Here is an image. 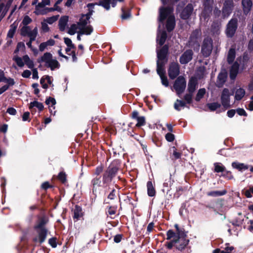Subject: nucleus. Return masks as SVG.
Returning a JSON list of instances; mask_svg holds the SVG:
<instances>
[{
	"label": "nucleus",
	"instance_id": "48",
	"mask_svg": "<svg viewBox=\"0 0 253 253\" xmlns=\"http://www.w3.org/2000/svg\"><path fill=\"white\" fill-rule=\"evenodd\" d=\"M136 120H137V123L135 126L137 127L143 126L146 124L145 118L144 116H139Z\"/></svg>",
	"mask_w": 253,
	"mask_h": 253
},
{
	"label": "nucleus",
	"instance_id": "42",
	"mask_svg": "<svg viewBox=\"0 0 253 253\" xmlns=\"http://www.w3.org/2000/svg\"><path fill=\"white\" fill-rule=\"evenodd\" d=\"M243 218L237 217L234 219L233 220H232V221H230V223H231L234 226L238 227L240 228H241V226L243 224Z\"/></svg>",
	"mask_w": 253,
	"mask_h": 253
},
{
	"label": "nucleus",
	"instance_id": "41",
	"mask_svg": "<svg viewBox=\"0 0 253 253\" xmlns=\"http://www.w3.org/2000/svg\"><path fill=\"white\" fill-rule=\"evenodd\" d=\"M17 25L14 23L12 24L10 26V29L8 32L7 37L9 38H13L14 35L17 29Z\"/></svg>",
	"mask_w": 253,
	"mask_h": 253
},
{
	"label": "nucleus",
	"instance_id": "12",
	"mask_svg": "<svg viewBox=\"0 0 253 253\" xmlns=\"http://www.w3.org/2000/svg\"><path fill=\"white\" fill-rule=\"evenodd\" d=\"M194 10L193 4L188 3L181 11L180 13V17L182 20H186L189 19Z\"/></svg>",
	"mask_w": 253,
	"mask_h": 253
},
{
	"label": "nucleus",
	"instance_id": "26",
	"mask_svg": "<svg viewBox=\"0 0 253 253\" xmlns=\"http://www.w3.org/2000/svg\"><path fill=\"white\" fill-rule=\"evenodd\" d=\"M34 107H37L40 112L42 111L44 108V106L42 103L39 102L37 101H34L30 103L29 107V109L31 110V113H33Z\"/></svg>",
	"mask_w": 253,
	"mask_h": 253
},
{
	"label": "nucleus",
	"instance_id": "63",
	"mask_svg": "<svg viewBox=\"0 0 253 253\" xmlns=\"http://www.w3.org/2000/svg\"><path fill=\"white\" fill-rule=\"evenodd\" d=\"M166 139L168 142H173L175 139L174 135L171 132L167 133L165 135Z\"/></svg>",
	"mask_w": 253,
	"mask_h": 253
},
{
	"label": "nucleus",
	"instance_id": "20",
	"mask_svg": "<svg viewBox=\"0 0 253 253\" xmlns=\"http://www.w3.org/2000/svg\"><path fill=\"white\" fill-rule=\"evenodd\" d=\"M166 27L168 32H171L174 30L175 27V19L174 15H170L168 17Z\"/></svg>",
	"mask_w": 253,
	"mask_h": 253
},
{
	"label": "nucleus",
	"instance_id": "23",
	"mask_svg": "<svg viewBox=\"0 0 253 253\" xmlns=\"http://www.w3.org/2000/svg\"><path fill=\"white\" fill-rule=\"evenodd\" d=\"M239 64L237 62H235L232 65L229 72L230 78L232 80H234L239 72Z\"/></svg>",
	"mask_w": 253,
	"mask_h": 253
},
{
	"label": "nucleus",
	"instance_id": "15",
	"mask_svg": "<svg viewBox=\"0 0 253 253\" xmlns=\"http://www.w3.org/2000/svg\"><path fill=\"white\" fill-rule=\"evenodd\" d=\"M229 96L228 89L226 88H224L221 96V101L222 105L226 109L230 107Z\"/></svg>",
	"mask_w": 253,
	"mask_h": 253
},
{
	"label": "nucleus",
	"instance_id": "29",
	"mask_svg": "<svg viewBox=\"0 0 253 253\" xmlns=\"http://www.w3.org/2000/svg\"><path fill=\"white\" fill-rule=\"evenodd\" d=\"M147 193L149 196L153 197L156 195V191L151 181L147 183Z\"/></svg>",
	"mask_w": 253,
	"mask_h": 253
},
{
	"label": "nucleus",
	"instance_id": "51",
	"mask_svg": "<svg viewBox=\"0 0 253 253\" xmlns=\"http://www.w3.org/2000/svg\"><path fill=\"white\" fill-rule=\"evenodd\" d=\"M38 34L37 29L35 28L33 31L30 30L28 35L31 41H35Z\"/></svg>",
	"mask_w": 253,
	"mask_h": 253
},
{
	"label": "nucleus",
	"instance_id": "25",
	"mask_svg": "<svg viewBox=\"0 0 253 253\" xmlns=\"http://www.w3.org/2000/svg\"><path fill=\"white\" fill-rule=\"evenodd\" d=\"M69 17L68 16H63L60 18L58 22L59 29L60 31H64L68 22Z\"/></svg>",
	"mask_w": 253,
	"mask_h": 253
},
{
	"label": "nucleus",
	"instance_id": "34",
	"mask_svg": "<svg viewBox=\"0 0 253 253\" xmlns=\"http://www.w3.org/2000/svg\"><path fill=\"white\" fill-rule=\"evenodd\" d=\"M226 193H227V191L226 190H224L222 191H212L208 192L207 193V195L208 196L218 197V196L224 195Z\"/></svg>",
	"mask_w": 253,
	"mask_h": 253
},
{
	"label": "nucleus",
	"instance_id": "37",
	"mask_svg": "<svg viewBox=\"0 0 253 253\" xmlns=\"http://www.w3.org/2000/svg\"><path fill=\"white\" fill-rule=\"evenodd\" d=\"M23 59L24 61V63L27 66V67L31 69H33L34 67V62L31 60L28 55H25L23 56Z\"/></svg>",
	"mask_w": 253,
	"mask_h": 253
},
{
	"label": "nucleus",
	"instance_id": "39",
	"mask_svg": "<svg viewBox=\"0 0 253 253\" xmlns=\"http://www.w3.org/2000/svg\"><path fill=\"white\" fill-rule=\"evenodd\" d=\"M206 89L205 88H200L199 89V90L198 91V92L196 95V97H195V100L197 101V102H199L201 100V99H202L205 94H206Z\"/></svg>",
	"mask_w": 253,
	"mask_h": 253
},
{
	"label": "nucleus",
	"instance_id": "30",
	"mask_svg": "<svg viewBox=\"0 0 253 253\" xmlns=\"http://www.w3.org/2000/svg\"><path fill=\"white\" fill-rule=\"evenodd\" d=\"M89 18H87V17H83V14H82L79 19V21L77 23V25L79 26V28L81 27H84L86 26L88 23H89Z\"/></svg>",
	"mask_w": 253,
	"mask_h": 253
},
{
	"label": "nucleus",
	"instance_id": "56",
	"mask_svg": "<svg viewBox=\"0 0 253 253\" xmlns=\"http://www.w3.org/2000/svg\"><path fill=\"white\" fill-rule=\"evenodd\" d=\"M117 209V206H110L108 208L107 213L110 215H114L116 214Z\"/></svg>",
	"mask_w": 253,
	"mask_h": 253
},
{
	"label": "nucleus",
	"instance_id": "28",
	"mask_svg": "<svg viewBox=\"0 0 253 253\" xmlns=\"http://www.w3.org/2000/svg\"><path fill=\"white\" fill-rule=\"evenodd\" d=\"M96 3L97 2L88 3L86 5L88 7V12L86 14H83V17H87V18L90 19L91 15L94 12L93 10L94 6L95 5H97Z\"/></svg>",
	"mask_w": 253,
	"mask_h": 253
},
{
	"label": "nucleus",
	"instance_id": "45",
	"mask_svg": "<svg viewBox=\"0 0 253 253\" xmlns=\"http://www.w3.org/2000/svg\"><path fill=\"white\" fill-rule=\"evenodd\" d=\"M167 240H170L172 238L176 239L177 238L176 232H174L172 229H169L167 232Z\"/></svg>",
	"mask_w": 253,
	"mask_h": 253
},
{
	"label": "nucleus",
	"instance_id": "43",
	"mask_svg": "<svg viewBox=\"0 0 253 253\" xmlns=\"http://www.w3.org/2000/svg\"><path fill=\"white\" fill-rule=\"evenodd\" d=\"M57 8H53V7L48 8V7H45V8L42 9V11H41L40 12H38L37 13V15H45L48 12H50L54 11L55 10H58Z\"/></svg>",
	"mask_w": 253,
	"mask_h": 253
},
{
	"label": "nucleus",
	"instance_id": "14",
	"mask_svg": "<svg viewBox=\"0 0 253 253\" xmlns=\"http://www.w3.org/2000/svg\"><path fill=\"white\" fill-rule=\"evenodd\" d=\"M194 53L192 49H187L179 58V62L181 64H186L191 61L193 58Z\"/></svg>",
	"mask_w": 253,
	"mask_h": 253
},
{
	"label": "nucleus",
	"instance_id": "46",
	"mask_svg": "<svg viewBox=\"0 0 253 253\" xmlns=\"http://www.w3.org/2000/svg\"><path fill=\"white\" fill-rule=\"evenodd\" d=\"M13 60L14 61L17 65L19 67H22L24 66V61L23 62V58H21L19 56H18L17 55H16V56H14L13 58Z\"/></svg>",
	"mask_w": 253,
	"mask_h": 253
},
{
	"label": "nucleus",
	"instance_id": "1",
	"mask_svg": "<svg viewBox=\"0 0 253 253\" xmlns=\"http://www.w3.org/2000/svg\"><path fill=\"white\" fill-rule=\"evenodd\" d=\"M49 221V217L44 214L37 216V219L33 227L37 233V236L33 239L34 242L42 244L45 242L48 232L46 225Z\"/></svg>",
	"mask_w": 253,
	"mask_h": 253
},
{
	"label": "nucleus",
	"instance_id": "24",
	"mask_svg": "<svg viewBox=\"0 0 253 253\" xmlns=\"http://www.w3.org/2000/svg\"><path fill=\"white\" fill-rule=\"evenodd\" d=\"M231 166L233 168L238 170L239 171H243L249 169V166L244 163H241L238 162H233Z\"/></svg>",
	"mask_w": 253,
	"mask_h": 253
},
{
	"label": "nucleus",
	"instance_id": "16",
	"mask_svg": "<svg viewBox=\"0 0 253 253\" xmlns=\"http://www.w3.org/2000/svg\"><path fill=\"white\" fill-rule=\"evenodd\" d=\"M117 3V0H101L96 4L102 6L107 10H109L110 9L111 4L113 7H115Z\"/></svg>",
	"mask_w": 253,
	"mask_h": 253
},
{
	"label": "nucleus",
	"instance_id": "53",
	"mask_svg": "<svg viewBox=\"0 0 253 253\" xmlns=\"http://www.w3.org/2000/svg\"><path fill=\"white\" fill-rule=\"evenodd\" d=\"M31 29L29 26H25L21 29V35L22 36H28Z\"/></svg>",
	"mask_w": 253,
	"mask_h": 253
},
{
	"label": "nucleus",
	"instance_id": "55",
	"mask_svg": "<svg viewBox=\"0 0 253 253\" xmlns=\"http://www.w3.org/2000/svg\"><path fill=\"white\" fill-rule=\"evenodd\" d=\"M45 5H47L46 4H45V2L44 1H42L41 2H39L38 5L36 6L35 8V11L34 13L36 15H37V13L38 12H40L42 11V9H40V8H43Z\"/></svg>",
	"mask_w": 253,
	"mask_h": 253
},
{
	"label": "nucleus",
	"instance_id": "7",
	"mask_svg": "<svg viewBox=\"0 0 253 253\" xmlns=\"http://www.w3.org/2000/svg\"><path fill=\"white\" fill-rule=\"evenodd\" d=\"M212 43L211 38L207 37L204 38L201 46V53L204 57L210 56L213 47Z\"/></svg>",
	"mask_w": 253,
	"mask_h": 253
},
{
	"label": "nucleus",
	"instance_id": "6",
	"mask_svg": "<svg viewBox=\"0 0 253 253\" xmlns=\"http://www.w3.org/2000/svg\"><path fill=\"white\" fill-rule=\"evenodd\" d=\"M238 27V19L237 18L234 17L231 18L227 23L226 26L225 33L228 38H233Z\"/></svg>",
	"mask_w": 253,
	"mask_h": 253
},
{
	"label": "nucleus",
	"instance_id": "4",
	"mask_svg": "<svg viewBox=\"0 0 253 253\" xmlns=\"http://www.w3.org/2000/svg\"><path fill=\"white\" fill-rule=\"evenodd\" d=\"M198 85V80L196 77H191L188 83L187 91L188 93L185 94L183 97L187 104H190L192 103L193 94L197 88Z\"/></svg>",
	"mask_w": 253,
	"mask_h": 253
},
{
	"label": "nucleus",
	"instance_id": "22",
	"mask_svg": "<svg viewBox=\"0 0 253 253\" xmlns=\"http://www.w3.org/2000/svg\"><path fill=\"white\" fill-rule=\"evenodd\" d=\"M73 212L74 215L73 218L75 221L79 220L84 215V212L83 211L82 208L78 205L75 206Z\"/></svg>",
	"mask_w": 253,
	"mask_h": 253
},
{
	"label": "nucleus",
	"instance_id": "62",
	"mask_svg": "<svg viewBox=\"0 0 253 253\" xmlns=\"http://www.w3.org/2000/svg\"><path fill=\"white\" fill-rule=\"evenodd\" d=\"M58 18V15L56 16H53L47 18L45 20L46 23H48L49 24H52L54 22H55L57 20Z\"/></svg>",
	"mask_w": 253,
	"mask_h": 253
},
{
	"label": "nucleus",
	"instance_id": "33",
	"mask_svg": "<svg viewBox=\"0 0 253 253\" xmlns=\"http://www.w3.org/2000/svg\"><path fill=\"white\" fill-rule=\"evenodd\" d=\"M122 11V15H121V18L123 20H126L131 16V10L129 9H126V8L124 7H122L121 8Z\"/></svg>",
	"mask_w": 253,
	"mask_h": 253
},
{
	"label": "nucleus",
	"instance_id": "64",
	"mask_svg": "<svg viewBox=\"0 0 253 253\" xmlns=\"http://www.w3.org/2000/svg\"><path fill=\"white\" fill-rule=\"evenodd\" d=\"M57 238L56 237H52L48 240V244L53 248L57 247Z\"/></svg>",
	"mask_w": 253,
	"mask_h": 253
},
{
	"label": "nucleus",
	"instance_id": "10",
	"mask_svg": "<svg viewBox=\"0 0 253 253\" xmlns=\"http://www.w3.org/2000/svg\"><path fill=\"white\" fill-rule=\"evenodd\" d=\"M168 75L171 80H174L177 78L180 74V66L178 63L171 62L168 70Z\"/></svg>",
	"mask_w": 253,
	"mask_h": 253
},
{
	"label": "nucleus",
	"instance_id": "36",
	"mask_svg": "<svg viewBox=\"0 0 253 253\" xmlns=\"http://www.w3.org/2000/svg\"><path fill=\"white\" fill-rule=\"evenodd\" d=\"M167 38V34L165 31H162L159 39H157V42L160 46H164Z\"/></svg>",
	"mask_w": 253,
	"mask_h": 253
},
{
	"label": "nucleus",
	"instance_id": "60",
	"mask_svg": "<svg viewBox=\"0 0 253 253\" xmlns=\"http://www.w3.org/2000/svg\"><path fill=\"white\" fill-rule=\"evenodd\" d=\"M77 28L78 27L75 24H72L68 30V33L71 35H74L76 33Z\"/></svg>",
	"mask_w": 253,
	"mask_h": 253
},
{
	"label": "nucleus",
	"instance_id": "50",
	"mask_svg": "<svg viewBox=\"0 0 253 253\" xmlns=\"http://www.w3.org/2000/svg\"><path fill=\"white\" fill-rule=\"evenodd\" d=\"M223 177L228 180H231L233 179L234 176L231 172V171L229 170H226V169L225 171H224L221 175Z\"/></svg>",
	"mask_w": 253,
	"mask_h": 253
},
{
	"label": "nucleus",
	"instance_id": "47",
	"mask_svg": "<svg viewBox=\"0 0 253 253\" xmlns=\"http://www.w3.org/2000/svg\"><path fill=\"white\" fill-rule=\"evenodd\" d=\"M178 241V239H173L172 240H170L169 242H166L165 245L168 249L171 250L172 249L173 246L176 245V244Z\"/></svg>",
	"mask_w": 253,
	"mask_h": 253
},
{
	"label": "nucleus",
	"instance_id": "27",
	"mask_svg": "<svg viewBox=\"0 0 253 253\" xmlns=\"http://www.w3.org/2000/svg\"><path fill=\"white\" fill-rule=\"evenodd\" d=\"M81 31L80 32V34L81 35H89L91 34V33L93 31V28L92 26L89 25L88 26H85L84 27L80 28Z\"/></svg>",
	"mask_w": 253,
	"mask_h": 253
},
{
	"label": "nucleus",
	"instance_id": "21",
	"mask_svg": "<svg viewBox=\"0 0 253 253\" xmlns=\"http://www.w3.org/2000/svg\"><path fill=\"white\" fill-rule=\"evenodd\" d=\"M227 78V73L225 71L220 72L217 78V86L218 87L222 86L226 82Z\"/></svg>",
	"mask_w": 253,
	"mask_h": 253
},
{
	"label": "nucleus",
	"instance_id": "59",
	"mask_svg": "<svg viewBox=\"0 0 253 253\" xmlns=\"http://www.w3.org/2000/svg\"><path fill=\"white\" fill-rule=\"evenodd\" d=\"M159 76L161 78L162 84L166 87L168 86L169 85V82L167 76L165 75H160Z\"/></svg>",
	"mask_w": 253,
	"mask_h": 253
},
{
	"label": "nucleus",
	"instance_id": "8",
	"mask_svg": "<svg viewBox=\"0 0 253 253\" xmlns=\"http://www.w3.org/2000/svg\"><path fill=\"white\" fill-rule=\"evenodd\" d=\"M186 86V81L185 78L183 76H178L174 81L173 85V88L178 95H180L184 91Z\"/></svg>",
	"mask_w": 253,
	"mask_h": 253
},
{
	"label": "nucleus",
	"instance_id": "5",
	"mask_svg": "<svg viewBox=\"0 0 253 253\" xmlns=\"http://www.w3.org/2000/svg\"><path fill=\"white\" fill-rule=\"evenodd\" d=\"M169 46L168 44H165L160 49H157V67L164 68L165 64L168 61Z\"/></svg>",
	"mask_w": 253,
	"mask_h": 253
},
{
	"label": "nucleus",
	"instance_id": "61",
	"mask_svg": "<svg viewBox=\"0 0 253 253\" xmlns=\"http://www.w3.org/2000/svg\"><path fill=\"white\" fill-rule=\"evenodd\" d=\"M245 196L247 198H251L252 197V195H253V186H250L249 188V189L245 190L244 192Z\"/></svg>",
	"mask_w": 253,
	"mask_h": 253
},
{
	"label": "nucleus",
	"instance_id": "3",
	"mask_svg": "<svg viewBox=\"0 0 253 253\" xmlns=\"http://www.w3.org/2000/svg\"><path fill=\"white\" fill-rule=\"evenodd\" d=\"M37 61L39 63L45 62V66L49 68L51 71L59 69L60 67L59 62L55 59H52V55L50 52L44 53Z\"/></svg>",
	"mask_w": 253,
	"mask_h": 253
},
{
	"label": "nucleus",
	"instance_id": "19",
	"mask_svg": "<svg viewBox=\"0 0 253 253\" xmlns=\"http://www.w3.org/2000/svg\"><path fill=\"white\" fill-rule=\"evenodd\" d=\"M242 7L244 15H248L251 12L253 6L252 0H242Z\"/></svg>",
	"mask_w": 253,
	"mask_h": 253
},
{
	"label": "nucleus",
	"instance_id": "52",
	"mask_svg": "<svg viewBox=\"0 0 253 253\" xmlns=\"http://www.w3.org/2000/svg\"><path fill=\"white\" fill-rule=\"evenodd\" d=\"M187 232H186L185 231V229L182 228H181L179 230V232H176L177 234V238H187Z\"/></svg>",
	"mask_w": 253,
	"mask_h": 253
},
{
	"label": "nucleus",
	"instance_id": "18",
	"mask_svg": "<svg viewBox=\"0 0 253 253\" xmlns=\"http://www.w3.org/2000/svg\"><path fill=\"white\" fill-rule=\"evenodd\" d=\"M175 239H178V241L175 246V248L179 251H183L188 246L189 243V240L187 238H176Z\"/></svg>",
	"mask_w": 253,
	"mask_h": 253
},
{
	"label": "nucleus",
	"instance_id": "13",
	"mask_svg": "<svg viewBox=\"0 0 253 253\" xmlns=\"http://www.w3.org/2000/svg\"><path fill=\"white\" fill-rule=\"evenodd\" d=\"M90 186L92 188V194L95 199L97 197V193L99 191V188L101 186V176L95 177L91 181Z\"/></svg>",
	"mask_w": 253,
	"mask_h": 253
},
{
	"label": "nucleus",
	"instance_id": "49",
	"mask_svg": "<svg viewBox=\"0 0 253 253\" xmlns=\"http://www.w3.org/2000/svg\"><path fill=\"white\" fill-rule=\"evenodd\" d=\"M152 140L153 142L157 146L161 147L162 145V138H159L156 135L152 136Z\"/></svg>",
	"mask_w": 253,
	"mask_h": 253
},
{
	"label": "nucleus",
	"instance_id": "2",
	"mask_svg": "<svg viewBox=\"0 0 253 253\" xmlns=\"http://www.w3.org/2000/svg\"><path fill=\"white\" fill-rule=\"evenodd\" d=\"M121 169V162L119 159H115L110 164L102 175V183L104 187L110 186L113 178L116 177Z\"/></svg>",
	"mask_w": 253,
	"mask_h": 253
},
{
	"label": "nucleus",
	"instance_id": "11",
	"mask_svg": "<svg viewBox=\"0 0 253 253\" xmlns=\"http://www.w3.org/2000/svg\"><path fill=\"white\" fill-rule=\"evenodd\" d=\"M234 7L233 0H225L222 8V18H226L229 16L232 12Z\"/></svg>",
	"mask_w": 253,
	"mask_h": 253
},
{
	"label": "nucleus",
	"instance_id": "58",
	"mask_svg": "<svg viewBox=\"0 0 253 253\" xmlns=\"http://www.w3.org/2000/svg\"><path fill=\"white\" fill-rule=\"evenodd\" d=\"M103 167L102 165L97 166L94 171V174L96 175L95 177L100 176V174L103 172Z\"/></svg>",
	"mask_w": 253,
	"mask_h": 253
},
{
	"label": "nucleus",
	"instance_id": "9",
	"mask_svg": "<svg viewBox=\"0 0 253 253\" xmlns=\"http://www.w3.org/2000/svg\"><path fill=\"white\" fill-rule=\"evenodd\" d=\"M213 2V0H203L202 15L205 20L210 17L212 10Z\"/></svg>",
	"mask_w": 253,
	"mask_h": 253
},
{
	"label": "nucleus",
	"instance_id": "44",
	"mask_svg": "<svg viewBox=\"0 0 253 253\" xmlns=\"http://www.w3.org/2000/svg\"><path fill=\"white\" fill-rule=\"evenodd\" d=\"M208 108L211 111H214L221 107L220 104L218 102H213L207 104Z\"/></svg>",
	"mask_w": 253,
	"mask_h": 253
},
{
	"label": "nucleus",
	"instance_id": "31",
	"mask_svg": "<svg viewBox=\"0 0 253 253\" xmlns=\"http://www.w3.org/2000/svg\"><path fill=\"white\" fill-rule=\"evenodd\" d=\"M245 90L243 88H239L236 90L235 99L237 101L241 100L245 95Z\"/></svg>",
	"mask_w": 253,
	"mask_h": 253
},
{
	"label": "nucleus",
	"instance_id": "17",
	"mask_svg": "<svg viewBox=\"0 0 253 253\" xmlns=\"http://www.w3.org/2000/svg\"><path fill=\"white\" fill-rule=\"evenodd\" d=\"M172 12V9L169 6L162 7L160 9L159 21L163 22Z\"/></svg>",
	"mask_w": 253,
	"mask_h": 253
},
{
	"label": "nucleus",
	"instance_id": "40",
	"mask_svg": "<svg viewBox=\"0 0 253 253\" xmlns=\"http://www.w3.org/2000/svg\"><path fill=\"white\" fill-rule=\"evenodd\" d=\"M186 103H187V102L185 101V100L183 101L181 100L177 99L174 104V108L176 110L179 111L181 110L180 108V107H183L186 106Z\"/></svg>",
	"mask_w": 253,
	"mask_h": 253
},
{
	"label": "nucleus",
	"instance_id": "32",
	"mask_svg": "<svg viewBox=\"0 0 253 253\" xmlns=\"http://www.w3.org/2000/svg\"><path fill=\"white\" fill-rule=\"evenodd\" d=\"M235 50L233 48H230L228 51L227 58V62L229 64L233 63L235 58Z\"/></svg>",
	"mask_w": 253,
	"mask_h": 253
},
{
	"label": "nucleus",
	"instance_id": "38",
	"mask_svg": "<svg viewBox=\"0 0 253 253\" xmlns=\"http://www.w3.org/2000/svg\"><path fill=\"white\" fill-rule=\"evenodd\" d=\"M214 171L215 172H223L226 169L225 167L220 163H214Z\"/></svg>",
	"mask_w": 253,
	"mask_h": 253
},
{
	"label": "nucleus",
	"instance_id": "54",
	"mask_svg": "<svg viewBox=\"0 0 253 253\" xmlns=\"http://www.w3.org/2000/svg\"><path fill=\"white\" fill-rule=\"evenodd\" d=\"M54 186L50 184L48 181H45L43 182L41 186V189L44 190V191H46L48 189L52 188Z\"/></svg>",
	"mask_w": 253,
	"mask_h": 253
},
{
	"label": "nucleus",
	"instance_id": "57",
	"mask_svg": "<svg viewBox=\"0 0 253 253\" xmlns=\"http://www.w3.org/2000/svg\"><path fill=\"white\" fill-rule=\"evenodd\" d=\"M45 103L46 105H49L51 103V107H53V109H54L55 107L54 106L56 104V101L54 98L49 97L46 99Z\"/></svg>",
	"mask_w": 253,
	"mask_h": 253
},
{
	"label": "nucleus",
	"instance_id": "35",
	"mask_svg": "<svg viewBox=\"0 0 253 253\" xmlns=\"http://www.w3.org/2000/svg\"><path fill=\"white\" fill-rule=\"evenodd\" d=\"M57 178L62 184L64 185H66L67 183V174L65 172L63 171H60L58 173Z\"/></svg>",
	"mask_w": 253,
	"mask_h": 253
}]
</instances>
